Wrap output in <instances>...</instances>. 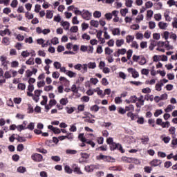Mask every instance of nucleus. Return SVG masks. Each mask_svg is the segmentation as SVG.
I'll use <instances>...</instances> for the list:
<instances>
[{
  "label": "nucleus",
  "instance_id": "4468645a",
  "mask_svg": "<svg viewBox=\"0 0 177 177\" xmlns=\"http://www.w3.org/2000/svg\"><path fill=\"white\" fill-rule=\"evenodd\" d=\"M2 44L8 46V45H10V39L9 37H4L2 40Z\"/></svg>",
  "mask_w": 177,
  "mask_h": 177
},
{
  "label": "nucleus",
  "instance_id": "e2e57ef3",
  "mask_svg": "<svg viewBox=\"0 0 177 177\" xmlns=\"http://www.w3.org/2000/svg\"><path fill=\"white\" fill-rule=\"evenodd\" d=\"M18 88L21 89V91H24V89H26V84L23 83H19Z\"/></svg>",
  "mask_w": 177,
  "mask_h": 177
},
{
  "label": "nucleus",
  "instance_id": "f3484780",
  "mask_svg": "<svg viewBox=\"0 0 177 177\" xmlns=\"http://www.w3.org/2000/svg\"><path fill=\"white\" fill-rule=\"evenodd\" d=\"M95 67H96V62H89L87 64V68L95 70Z\"/></svg>",
  "mask_w": 177,
  "mask_h": 177
},
{
  "label": "nucleus",
  "instance_id": "72a5a7b5",
  "mask_svg": "<svg viewBox=\"0 0 177 177\" xmlns=\"http://www.w3.org/2000/svg\"><path fill=\"white\" fill-rule=\"evenodd\" d=\"M169 132L170 135H174L175 136V133H176V128L171 127L169 129Z\"/></svg>",
  "mask_w": 177,
  "mask_h": 177
},
{
  "label": "nucleus",
  "instance_id": "b1692460",
  "mask_svg": "<svg viewBox=\"0 0 177 177\" xmlns=\"http://www.w3.org/2000/svg\"><path fill=\"white\" fill-rule=\"evenodd\" d=\"M135 37L132 35H128L126 37V42H127V44H131V42H132V41H133Z\"/></svg>",
  "mask_w": 177,
  "mask_h": 177
},
{
  "label": "nucleus",
  "instance_id": "09e8293b",
  "mask_svg": "<svg viewBox=\"0 0 177 177\" xmlns=\"http://www.w3.org/2000/svg\"><path fill=\"white\" fill-rule=\"evenodd\" d=\"M64 170L66 174H73V169H71V168H70L68 165L65 166Z\"/></svg>",
  "mask_w": 177,
  "mask_h": 177
},
{
  "label": "nucleus",
  "instance_id": "c03bdc74",
  "mask_svg": "<svg viewBox=\"0 0 177 177\" xmlns=\"http://www.w3.org/2000/svg\"><path fill=\"white\" fill-rule=\"evenodd\" d=\"M106 158V156L103 155V153H100L99 156H96V160H98L99 161H100V160H103V161H104Z\"/></svg>",
  "mask_w": 177,
  "mask_h": 177
},
{
  "label": "nucleus",
  "instance_id": "bf43d9fd",
  "mask_svg": "<svg viewBox=\"0 0 177 177\" xmlns=\"http://www.w3.org/2000/svg\"><path fill=\"white\" fill-rule=\"evenodd\" d=\"M176 2L174 0H169L167 1V5L171 8L172 6H175Z\"/></svg>",
  "mask_w": 177,
  "mask_h": 177
},
{
  "label": "nucleus",
  "instance_id": "473e14b6",
  "mask_svg": "<svg viewBox=\"0 0 177 177\" xmlns=\"http://www.w3.org/2000/svg\"><path fill=\"white\" fill-rule=\"evenodd\" d=\"M170 125L171 124L169 123V122L167 121L162 122L160 127H162V128H169Z\"/></svg>",
  "mask_w": 177,
  "mask_h": 177
},
{
  "label": "nucleus",
  "instance_id": "58836bf2",
  "mask_svg": "<svg viewBox=\"0 0 177 177\" xmlns=\"http://www.w3.org/2000/svg\"><path fill=\"white\" fill-rule=\"evenodd\" d=\"M105 19L106 20H108V21H110V20H111V19H113V14L109 12V13H106L105 14Z\"/></svg>",
  "mask_w": 177,
  "mask_h": 177
},
{
  "label": "nucleus",
  "instance_id": "2f4dec72",
  "mask_svg": "<svg viewBox=\"0 0 177 177\" xmlns=\"http://www.w3.org/2000/svg\"><path fill=\"white\" fill-rule=\"evenodd\" d=\"M73 171L77 174V175H82V171H81V169L77 166H75V167L73 169Z\"/></svg>",
  "mask_w": 177,
  "mask_h": 177
},
{
  "label": "nucleus",
  "instance_id": "052dcab7",
  "mask_svg": "<svg viewBox=\"0 0 177 177\" xmlns=\"http://www.w3.org/2000/svg\"><path fill=\"white\" fill-rule=\"evenodd\" d=\"M153 39H156L157 41H158V39L161 38V35H160V33H153Z\"/></svg>",
  "mask_w": 177,
  "mask_h": 177
},
{
  "label": "nucleus",
  "instance_id": "6ab92c4d",
  "mask_svg": "<svg viewBox=\"0 0 177 177\" xmlns=\"http://www.w3.org/2000/svg\"><path fill=\"white\" fill-rule=\"evenodd\" d=\"M66 75H68V77H70V78H73L74 77H76L77 73H75L71 71H66Z\"/></svg>",
  "mask_w": 177,
  "mask_h": 177
},
{
  "label": "nucleus",
  "instance_id": "37998d69",
  "mask_svg": "<svg viewBox=\"0 0 177 177\" xmlns=\"http://www.w3.org/2000/svg\"><path fill=\"white\" fill-rule=\"evenodd\" d=\"M30 53H28V50H25V51H23L21 53V56H22V57H28V56H30Z\"/></svg>",
  "mask_w": 177,
  "mask_h": 177
},
{
  "label": "nucleus",
  "instance_id": "412c9836",
  "mask_svg": "<svg viewBox=\"0 0 177 177\" xmlns=\"http://www.w3.org/2000/svg\"><path fill=\"white\" fill-rule=\"evenodd\" d=\"M91 26L93 27H95V28H97L99 27V21H95V20H91L90 21Z\"/></svg>",
  "mask_w": 177,
  "mask_h": 177
},
{
  "label": "nucleus",
  "instance_id": "aec40b11",
  "mask_svg": "<svg viewBox=\"0 0 177 177\" xmlns=\"http://www.w3.org/2000/svg\"><path fill=\"white\" fill-rule=\"evenodd\" d=\"M26 64H28V66H32L35 64V62H34V58L30 57L26 62Z\"/></svg>",
  "mask_w": 177,
  "mask_h": 177
},
{
  "label": "nucleus",
  "instance_id": "a878e982",
  "mask_svg": "<svg viewBox=\"0 0 177 177\" xmlns=\"http://www.w3.org/2000/svg\"><path fill=\"white\" fill-rule=\"evenodd\" d=\"M104 161L106 162H114V158L109 156H105Z\"/></svg>",
  "mask_w": 177,
  "mask_h": 177
},
{
  "label": "nucleus",
  "instance_id": "c85d7f7f",
  "mask_svg": "<svg viewBox=\"0 0 177 177\" xmlns=\"http://www.w3.org/2000/svg\"><path fill=\"white\" fill-rule=\"evenodd\" d=\"M59 81H61L62 82H64V84H66V85H69L70 84V81H68V80H67L64 77H59Z\"/></svg>",
  "mask_w": 177,
  "mask_h": 177
},
{
  "label": "nucleus",
  "instance_id": "c9c22d12",
  "mask_svg": "<svg viewBox=\"0 0 177 177\" xmlns=\"http://www.w3.org/2000/svg\"><path fill=\"white\" fill-rule=\"evenodd\" d=\"M165 46L167 49V50H169V49H174V46L169 45V41H166L165 42Z\"/></svg>",
  "mask_w": 177,
  "mask_h": 177
},
{
  "label": "nucleus",
  "instance_id": "a19ab883",
  "mask_svg": "<svg viewBox=\"0 0 177 177\" xmlns=\"http://www.w3.org/2000/svg\"><path fill=\"white\" fill-rule=\"evenodd\" d=\"M84 169L86 171V172H93V166H86Z\"/></svg>",
  "mask_w": 177,
  "mask_h": 177
},
{
  "label": "nucleus",
  "instance_id": "7ed1b4c3",
  "mask_svg": "<svg viewBox=\"0 0 177 177\" xmlns=\"http://www.w3.org/2000/svg\"><path fill=\"white\" fill-rule=\"evenodd\" d=\"M32 159L33 160V161H37V162H41V161H42L43 160V157L42 155L39 154V153H35L33 155H32Z\"/></svg>",
  "mask_w": 177,
  "mask_h": 177
},
{
  "label": "nucleus",
  "instance_id": "f8f14e48",
  "mask_svg": "<svg viewBox=\"0 0 177 177\" xmlns=\"http://www.w3.org/2000/svg\"><path fill=\"white\" fill-rule=\"evenodd\" d=\"M65 109L68 114H73V113H74V111H75V107L66 106L65 108Z\"/></svg>",
  "mask_w": 177,
  "mask_h": 177
},
{
  "label": "nucleus",
  "instance_id": "603ef678",
  "mask_svg": "<svg viewBox=\"0 0 177 177\" xmlns=\"http://www.w3.org/2000/svg\"><path fill=\"white\" fill-rule=\"evenodd\" d=\"M90 82L93 84V85H96V84L99 82V80H97V78H91Z\"/></svg>",
  "mask_w": 177,
  "mask_h": 177
},
{
  "label": "nucleus",
  "instance_id": "cd10ccee",
  "mask_svg": "<svg viewBox=\"0 0 177 177\" xmlns=\"http://www.w3.org/2000/svg\"><path fill=\"white\" fill-rule=\"evenodd\" d=\"M44 91L45 92H50V91H53V86L52 85H48L44 86Z\"/></svg>",
  "mask_w": 177,
  "mask_h": 177
},
{
  "label": "nucleus",
  "instance_id": "1a4fd4ad",
  "mask_svg": "<svg viewBox=\"0 0 177 177\" xmlns=\"http://www.w3.org/2000/svg\"><path fill=\"white\" fill-rule=\"evenodd\" d=\"M61 26H63L64 30H68L70 28V24L68 21H61Z\"/></svg>",
  "mask_w": 177,
  "mask_h": 177
},
{
  "label": "nucleus",
  "instance_id": "13d9d810",
  "mask_svg": "<svg viewBox=\"0 0 177 177\" xmlns=\"http://www.w3.org/2000/svg\"><path fill=\"white\" fill-rule=\"evenodd\" d=\"M52 77L53 78H55V80H57V78H59V77H60V73L57 71L53 72Z\"/></svg>",
  "mask_w": 177,
  "mask_h": 177
},
{
  "label": "nucleus",
  "instance_id": "7c9ffc66",
  "mask_svg": "<svg viewBox=\"0 0 177 177\" xmlns=\"http://www.w3.org/2000/svg\"><path fill=\"white\" fill-rule=\"evenodd\" d=\"M26 171L27 169H26V167L22 166L17 168V172H19V174H24V172H26Z\"/></svg>",
  "mask_w": 177,
  "mask_h": 177
},
{
  "label": "nucleus",
  "instance_id": "de8ad7c7",
  "mask_svg": "<svg viewBox=\"0 0 177 177\" xmlns=\"http://www.w3.org/2000/svg\"><path fill=\"white\" fill-rule=\"evenodd\" d=\"M154 19L156 21H160L162 19V16L161 14L158 13V14H155L154 15Z\"/></svg>",
  "mask_w": 177,
  "mask_h": 177
},
{
  "label": "nucleus",
  "instance_id": "f257e3e1",
  "mask_svg": "<svg viewBox=\"0 0 177 177\" xmlns=\"http://www.w3.org/2000/svg\"><path fill=\"white\" fill-rule=\"evenodd\" d=\"M92 17V13L89 12V11L86 10H83L82 13V17L84 20H91V17Z\"/></svg>",
  "mask_w": 177,
  "mask_h": 177
},
{
  "label": "nucleus",
  "instance_id": "338daca9",
  "mask_svg": "<svg viewBox=\"0 0 177 177\" xmlns=\"http://www.w3.org/2000/svg\"><path fill=\"white\" fill-rule=\"evenodd\" d=\"M70 31L71 32H78V26H72Z\"/></svg>",
  "mask_w": 177,
  "mask_h": 177
},
{
  "label": "nucleus",
  "instance_id": "6e6552de",
  "mask_svg": "<svg viewBox=\"0 0 177 177\" xmlns=\"http://www.w3.org/2000/svg\"><path fill=\"white\" fill-rule=\"evenodd\" d=\"M124 44H125V40H124V39H117L115 41V45L118 48H121Z\"/></svg>",
  "mask_w": 177,
  "mask_h": 177
},
{
  "label": "nucleus",
  "instance_id": "0eeeda50",
  "mask_svg": "<svg viewBox=\"0 0 177 177\" xmlns=\"http://www.w3.org/2000/svg\"><path fill=\"white\" fill-rule=\"evenodd\" d=\"M158 26L160 30H167V28H168V24L164 21H160L158 24Z\"/></svg>",
  "mask_w": 177,
  "mask_h": 177
},
{
  "label": "nucleus",
  "instance_id": "4d7b16f0",
  "mask_svg": "<svg viewBox=\"0 0 177 177\" xmlns=\"http://www.w3.org/2000/svg\"><path fill=\"white\" fill-rule=\"evenodd\" d=\"M51 44L53 45H57L59 44V39L57 37H54L51 39Z\"/></svg>",
  "mask_w": 177,
  "mask_h": 177
},
{
  "label": "nucleus",
  "instance_id": "39448f33",
  "mask_svg": "<svg viewBox=\"0 0 177 177\" xmlns=\"http://www.w3.org/2000/svg\"><path fill=\"white\" fill-rule=\"evenodd\" d=\"M78 138L80 139V140H81V142H82V145H80L81 147H84L85 146V143H86V138H84V133H80L78 136Z\"/></svg>",
  "mask_w": 177,
  "mask_h": 177
},
{
  "label": "nucleus",
  "instance_id": "6e6d98bb",
  "mask_svg": "<svg viewBox=\"0 0 177 177\" xmlns=\"http://www.w3.org/2000/svg\"><path fill=\"white\" fill-rule=\"evenodd\" d=\"M19 3V2L17 1V0H13L11 2L10 6L11 8H17V4Z\"/></svg>",
  "mask_w": 177,
  "mask_h": 177
},
{
  "label": "nucleus",
  "instance_id": "680f3d73",
  "mask_svg": "<svg viewBox=\"0 0 177 177\" xmlns=\"http://www.w3.org/2000/svg\"><path fill=\"white\" fill-rule=\"evenodd\" d=\"M162 114V111L161 109H158L154 113V117H158V115H161Z\"/></svg>",
  "mask_w": 177,
  "mask_h": 177
},
{
  "label": "nucleus",
  "instance_id": "8fccbe9b",
  "mask_svg": "<svg viewBox=\"0 0 177 177\" xmlns=\"http://www.w3.org/2000/svg\"><path fill=\"white\" fill-rule=\"evenodd\" d=\"M164 86V84L163 83H159V84H156V89L160 92L161 91V87Z\"/></svg>",
  "mask_w": 177,
  "mask_h": 177
},
{
  "label": "nucleus",
  "instance_id": "4be33fe9",
  "mask_svg": "<svg viewBox=\"0 0 177 177\" xmlns=\"http://www.w3.org/2000/svg\"><path fill=\"white\" fill-rule=\"evenodd\" d=\"M164 16L166 21H171V20H172V18L169 17V12L168 11L165 12L164 14Z\"/></svg>",
  "mask_w": 177,
  "mask_h": 177
},
{
  "label": "nucleus",
  "instance_id": "5701e85b",
  "mask_svg": "<svg viewBox=\"0 0 177 177\" xmlns=\"http://www.w3.org/2000/svg\"><path fill=\"white\" fill-rule=\"evenodd\" d=\"M138 63H139L140 66H145V64H146V63H147V60L146 59V57H142Z\"/></svg>",
  "mask_w": 177,
  "mask_h": 177
},
{
  "label": "nucleus",
  "instance_id": "e433bc0d",
  "mask_svg": "<svg viewBox=\"0 0 177 177\" xmlns=\"http://www.w3.org/2000/svg\"><path fill=\"white\" fill-rule=\"evenodd\" d=\"M99 109H100L99 106L93 105V106H91L90 110L91 111H95L96 113V112L99 111Z\"/></svg>",
  "mask_w": 177,
  "mask_h": 177
},
{
  "label": "nucleus",
  "instance_id": "0e129e2a",
  "mask_svg": "<svg viewBox=\"0 0 177 177\" xmlns=\"http://www.w3.org/2000/svg\"><path fill=\"white\" fill-rule=\"evenodd\" d=\"M140 46L142 49L147 48V41H142L140 44Z\"/></svg>",
  "mask_w": 177,
  "mask_h": 177
},
{
  "label": "nucleus",
  "instance_id": "5fc2aeb1",
  "mask_svg": "<svg viewBox=\"0 0 177 177\" xmlns=\"http://www.w3.org/2000/svg\"><path fill=\"white\" fill-rule=\"evenodd\" d=\"M132 3H133V1H132V0H127L126 1V6L127 8H132Z\"/></svg>",
  "mask_w": 177,
  "mask_h": 177
},
{
  "label": "nucleus",
  "instance_id": "864d4df0",
  "mask_svg": "<svg viewBox=\"0 0 177 177\" xmlns=\"http://www.w3.org/2000/svg\"><path fill=\"white\" fill-rule=\"evenodd\" d=\"M122 160L125 162H129V163L132 162V158L122 157Z\"/></svg>",
  "mask_w": 177,
  "mask_h": 177
},
{
  "label": "nucleus",
  "instance_id": "774afa93",
  "mask_svg": "<svg viewBox=\"0 0 177 177\" xmlns=\"http://www.w3.org/2000/svg\"><path fill=\"white\" fill-rule=\"evenodd\" d=\"M145 6H146L147 9H150V8H153V2L147 1L145 3Z\"/></svg>",
  "mask_w": 177,
  "mask_h": 177
},
{
  "label": "nucleus",
  "instance_id": "69168bd1",
  "mask_svg": "<svg viewBox=\"0 0 177 177\" xmlns=\"http://www.w3.org/2000/svg\"><path fill=\"white\" fill-rule=\"evenodd\" d=\"M66 153V154H77V151L73 149H67Z\"/></svg>",
  "mask_w": 177,
  "mask_h": 177
},
{
  "label": "nucleus",
  "instance_id": "c756f323",
  "mask_svg": "<svg viewBox=\"0 0 177 177\" xmlns=\"http://www.w3.org/2000/svg\"><path fill=\"white\" fill-rule=\"evenodd\" d=\"M127 117L131 118L132 120H136V115L133 114L132 112L127 113Z\"/></svg>",
  "mask_w": 177,
  "mask_h": 177
},
{
  "label": "nucleus",
  "instance_id": "4c0bfd02",
  "mask_svg": "<svg viewBox=\"0 0 177 177\" xmlns=\"http://www.w3.org/2000/svg\"><path fill=\"white\" fill-rule=\"evenodd\" d=\"M149 73H150V71L147 68H143L141 70V74L142 75H149Z\"/></svg>",
  "mask_w": 177,
  "mask_h": 177
},
{
  "label": "nucleus",
  "instance_id": "bb28decb",
  "mask_svg": "<svg viewBox=\"0 0 177 177\" xmlns=\"http://www.w3.org/2000/svg\"><path fill=\"white\" fill-rule=\"evenodd\" d=\"M59 103H60V104H62V106H66V104H67V103H68V99L62 98L59 100Z\"/></svg>",
  "mask_w": 177,
  "mask_h": 177
},
{
  "label": "nucleus",
  "instance_id": "9b49d317",
  "mask_svg": "<svg viewBox=\"0 0 177 177\" xmlns=\"http://www.w3.org/2000/svg\"><path fill=\"white\" fill-rule=\"evenodd\" d=\"M111 32L113 35H121V30L118 28L112 29Z\"/></svg>",
  "mask_w": 177,
  "mask_h": 177
},
{
  "label": "nucleus",
  "instance_id": "9d476101",
  "mask_svg": "<svg viewBox=\"0 0 177 177\" xmlns=\"http://www.w3.org/2000/svg\"><path fill=\"white\" fill-rule=\"evenodd\" d=\"M80 71H81V73H82L83 74H84V73H88V65H87V64H82Z\"/></svg>",
  "mask_w": 177,
  "mask_h": 177
},
{
  "label": "nucleus",
  "instance_id": "f03ea898",
  "mask_svg": "<svg viewBox=\"0 0 177 177\" xmlns=\"http://www.w3.org/2000/svg\"><path fill=\"white\" fill-rule=\"evenodd\" d=\"M136 107H142V106H145V97L143 95H140L138 98H137Z\"/></svg>",
  "mask_w": 177,
  "mask_h": 177
},
{
  "label": "nucleus",
  "instance_id": "a18cd8bd",
  "mask_svg": "<svg viewBox=\"0 0 177 177\" xmlns=\"http://www.w3.org/2000/svg\"><path fill=\"white\" fill-rule=\"evenodd\" d=\"M127 13H128L127 8L120 10V14L122 16H123V17H125L127 16Z\"/></svg>",
  "mask_w": 177,
  "mask_h": 177
},
{
  "label": "nucleus",
  "instance_id": "ddd939ff",
  "mask_svg": "<svg viewBox=\"0 0 177 177\" xmlns=\"http://www.w3.org/2000/svg\"><path fill=\"white\" fill-rule=\"evenodd\" d=\"M105 55H108L109 56H111V53L114 52L113 49L110 48V47H106L104 49Z\"/></svg>",
  "mask_w": 177,
  "mask_h": 177
},
{
  "label": "nucleus",
  "instance_id": "ea45409f",
  "mask_svg": "<svg viewBox=\"0 0 177 177\" xmlns=\"http://www.w3.org/2000/svg\"><path fill=\"white\" fill-rule=\"evenodd\" d=\"M53 66L56 70H59L62 67V64H60L59 62H55Z\"/></svg>",
  "mask_w": 177,
  "mask_h": 177
},
{
  "label": "nucleus",
  "instance_id": "423d86ee",
  "mask_svg": "<svg viewBox=\"0 0 177 177\" xmlns=\"http://www.w3.org/2000/svg\"><path fill=\"white\" fill-rule=\"evenodd\" d=\"M162 164V161L158 159H154L151 162V165L152 167H158V165H161Z\"/></svg>",
  "mask_w": 177,
  "mask_h": 177
},
{
  "label": "nucleus",
  "instance_id": "49530a36",
  "mask_svg": "<svg viewBox=\"0 0 177 177\" xmlns=\"http://www.w3.org/2000/svg\"><path fill=\"white\" fill-rule=\"evenodd\" d=\"M127 59L128 60H131V57H132V54L133 53V51L132 50H129L127 51Z\"/></svg>",
  "mask_w": 177,
  "mask_h": 177
},
{
  "label": "nucleus",
  "instance_id": "a211bd4d",
  "mask_svg": "<svg viewBox=\"0 0 177 177\" xmlns=\"http://www.w3.org/2000/svg\"><path fill=\"white\" fill-rule=\"evenodd\" d=\"M125 53H127V48H120L117 52L118 56H120V55H124Z\"/></svg>",
  "mask_w": 177,
  "mask_h": 177
},
{
  "label": "nucleus",
  "instance_id": "3c124183",
  "mask_svg": "<svg viewBox=\"0 0 177 177\" xmlns=\"http://www.w3.org/2000/svg\"><path fill=\"white\" fill-rule=\"evenodd\" d=\"M131 103H136L138 102V97L136 95H133L130 97Z\"/></svg>",
  "mask_w": 177,
  "mask_h": 177
},
{
  "label": "nucleus",
  "instance_id": "2eb2a0df",
  "mask_svg": "<svg viewBox=\"0 0 177 177\" xmlns=\"http://www.w3.org/2000/svg\"><path fill=\"white\" fill-rule=\"evenodd\" d=\"M0 35L3 37L4 35H10V30L9 29L6 28L4 30H1L0 32Z\"/></svg>",
  "mask_w": 177,
  "mask_h": 177
},
{
  "label": "nucleus",
  "instance_id": "f704fd0d",
  "mask_svg": "<svg viewBox=\"0 0 177 177\" xmlns=\"http://www.w3.org/2000/svg\"><path fill=\"white\" fill-rule=\"evenodd\" d=\"M93 17H95V19H99L102 17V12H100V11H95L93 12Z\"/></svg>",
  "mask_w": 177,
  "mask_h": 177
},
{
  "label": "nucleus",
  "instance_id": "20e7f679",
  "mask_svg": "<svg viewBox=\"0 0 177 177\" xmlns=\"http://www.w3.org/2000/svg\"><path fill=\"white\" fill-rule=\"evenodd\" d=\"M0 62H1V65L3 66V67H7L8 64L9 63V61H8V57L4 55H1L0 57Z\"/></svg>",
  "mask_w": 177,
  "mask_h": 177
},
{
  "label": "nucleus",
  "instance_id": "393cba45",
  "mask_svg": "<svg viewBox=\"0 0 177 177\" xmlns=\"http://www.w3.org/2000/svg\"><path fill=\"white\" fill-rule=\"evenodd\" d=\"M25 17H26V19H28V20H31L32 19H34V15L30 13V12H26L25 13Z\"/></svg>",
  "mask_w": 177,
  "mask_h": 177
},
{
  "label": "nucleus",
  "instance_id": "79ce46f5",
  "mask_svg": "<svg viewBox=\"0 0 177 177\" xmlns=\"http://www.w3.org/2000/svg\"><path fill=\"white\" fill-rule=\"evenodd\" d=\"M149 27L150 30H154V28L156 27V22L151 21L149 22Z\"/></svg>",
  "mask_w": 177,
  "mask_h": 177
},
{
  "label": "nucleus",
  "instance_id": "dca6fc26",
  "mask_svg": "<svg viewBox=\"0 0 177 177\" xmlns=\"http://www.w3.org/2000/svg\"><path fill=\"white\" fill-rule=\"evenodd\" d=\"M172 110H175V106L169 104L167 107V109H165V111L166 113H171Z\"/></svg>",
  "mask_w": 177,
  "mask_h": 177
}]
</instances>
